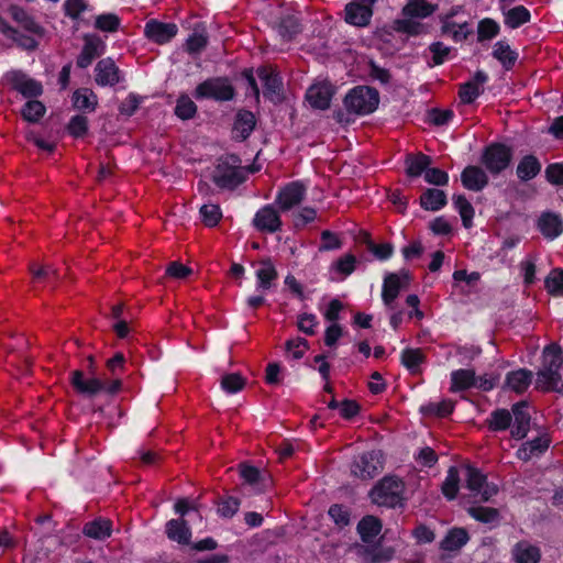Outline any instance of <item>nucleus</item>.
I'll use <instances>...</instances> for the list:
<instances>
[{"label": "nucleus", "mask_w": 563, "mask_h": 563, "mask_svg": "<svg viewBox=\"0 0 563 563\" xmlns=\"http://www.w3.org/2000/svg\"><path fill=\"white\" fill-rule=\"evenodd\" d=\"M516 563H539L541 560L540 549L536 545L517 543L512 550Z\"/></svg>", "instance_id": "c03bdc74"}, {"label": "nucleus", "mask_w": 563, "mask_h": 563, "mask_svg": "<svg viewBox=\"0 0 563 563\" xmlns=\"http://www.w3.org/2000/svg\"><path fill=\"white\" fill-rule=\"evenodd\" d=\"M470 541V534L465 528L453 527L448 530L441 540L439 548L444 552H457Z\"/></svg>", "instance_id": "b1692460"}, {"label": "nucleus", "mask_w": 563, "mask_h": 563, "mask_svg": "<svg viewBox=\"0 0 563 563\" xmlns=\"http://www.w3.org/2000/svg\"><path fill=\"white\" fill-rule=\"evenodd\" d=\"M90 9V4L86 0H65L63 3L65 16L75 22H79L81 14Z\"/></svg>", "instance_id": "4d7b16f0"}, {"label": "nucleus", "mask_w": 563, "mask_h": 563, "mask_svg": "<svg viewBox=\"0 0 563 563\" xmlns=\"http://www.w3.org/2000/svg\"><path fill=\"white\" fill-rule=\"evenodd\" d=\"M461 183L465 189L478 192L487 187L489 178L485 168L468 165L461 173Z\"/></svg>", "instance_id": "6ab92c4d"}, {"label": "nucleus", "mask_w": 563, "mask_h": 563, "mask_svg": "<svg viewBox=\"0 0 563 563\" xmlns=\"http://www.w3.org/2000/svg\"><path fill=\"white\" fill-rule=\"evenodd\" d=\"M274 29L284 42H290L302 32V24L298 16L287 14L276 22Z\"/></svg>", "instance_id": "393cba45"}, {"label": "nucleus", "mask_w": 563, "mask_h": 563, "mask_svg": "<svg viewBox=\"0 0 563 563\" xmlns=\"http://www.w3.org/2000/svg\"><path fill=\"white\" fill-rule=\"evenodd\" d=\"M121 70L111 57L100 59L95 67V81L100 87H113L121 82Z\"/></svg>", "instance_id": "f8f14e48"}, {"label": "nucleus", "mask_w": 563, "mask_h": 563, "mask_svg": "<svg viewBox=\"0 0 563 563\" xmlns=\"http://www.w3.org/2000/svg\"><path fill=\"white\" fill-rule=\"evenodd\" d=\"M536 388L543 393H562L563 384L561 374L545 368L539 369L537 373Z\"/></svg>", "instance_id": "c756f323"}, {"label": "nucleus", "mask_w": 563, "mask_h": 563, "mask_svg": "<svg viewBox=\"0 0 563 563\" xmlns=\"http://www.w3.org/2000/svg\"><path fill=\"white\" fill-rule=\"evenodd\" d=\"M344 21L356 27H367L371 24L374 10L358 1H351L344 7Z\"/></svg>", "instance_id": "2eb2a0df"}, {"label": "nucleus", "mask_w": 563, "mask_h": 563, "mask_svg": "<svg viewBox=\"0 0 563 563\" xmlns=\"http://www.w3.org/2000/svg\"><path fill=\"white\" fill-rule=\"evenodd\" d=\"M208 45V35L206 32L191 33L185 43V51L190 55L200 54Z\"/></svg>", "instance_id": "052dcab7"}, {"label": "nucleus", "mask_w": 563, "mask_h": 563, "mask_svg": "<svg viewBox=\"0 0 563 563\" xmlns=\"http://www.w3.org/2000/svg\"><path fill=\"white\" fill-rule=\"evenodd\" d=\"M512 415L505 408H498L490 412L489 417L485 420V424L492 432L506 431L511 427Z\"/></svg>", "instance_id": "a19ab883"}, {"label": "nucleus", "mask_w": 563, "mask_h": 563, "mask_svg": "<svg viewBox=\"0 0 563 563\" xmlns=\"http://www.w3.org/2000/svg\"><path fill=\"white\" fill-rule=\"evenodd\" d=\"M454 401L451 399H443L440 402H428L422 405L419 411L427 417L446 418L454 411Z\"/></svg>", "instance_id": "a18cd8bd"}, {"label": "nucleus", "mask_w": 563, "mask_h": 563, "mask_svg": "<svg viewBox=\"0 0 563 563\" xmlns=\"http://www.w3.org/2000/svg\"><path fill=\"white\" fill-rule=\"evenodd\" d=\"M356 256L352 253H347L333 262L332 268L343 276H350L356 269Z\"/></svg>", "instance_id": "e2e57ef3"}, {"label": "nucleus", "mask_w": 563, "mask_h": 563, "mask_svg": "<svg viewBox=\"0 0 563 563\" xmlns=\"http://www.w3.org/2000/svg\"><path fill=\"white\" fill-rule=\"evenodd\" d=\"M258 78L263 82V96L273 103L283 101L284 82L280 74L268 66H261L256 70Z\"/></svg>", "instance_id": "0eeeda50"}, {"label": "nucleus", "mask_w": 563, "mask_h": 563, "mask_svg": "<svg viewBox=\"0 0 563 563\" xmlns=\"http://www.w3.org/2000/svg\"><path fill=\"white\" fill-rule=\"evenodd\" d=\"M382 520L372 515L364 516L356 527L361 540L365 543H371L382 532Z\"/></svg>", "instance_id": "f704fd0d"}, {"label": "nucleus", "mask_w": 563, "mask_h": 563, "mask_svg": "<svg viewBox=\"0 0 563 563\" xmlns=\"http://www.w3.org/2000/svg\"><path fill=\"white\" fill-rule=\"evenodd\" d=\"M384 464L385 457L380 450L365 451L354 456L350 465L351 475L361 481H369L384 470Z\"/></svg>", "instance_id": "423d86ee"}, {"label": "nucleus", "mask_w": 563, "mask_h": 563, "mask_svg": "<svg viewBox=\"0 0 563 563\" xmlns=\"http://www.w3.org/2000/svg\"><path fill=\"white\" fill-rule=\"evenodd\" d=\"M261 268L256 271V289L268 290L272 288L273 283L278 278V272L271 257L260 260Z\"/></svg>", "instance_id": "a878e982"}, {"label": "nucleus", "mask_w": 563, "mask_h": 563, "mask_svg": "<svg viewBox=\"0 0 563 563\" xmlns=\"http://www.w3.org/2000/svg\"><path fill=\"white\" fill-rule=\"evenodd\" d=\"M438 10V4L427 0H408L404 5L401 13L410 19H427Z\"/></svg>", "instance_id": "2f4dec72"}, {"label": "nucleus", "mask_w": 563, "mask_h": 563, "mask_svg": "<svg viewBox=\"0 0 563 563\" xmlns=\"http://www.w3.org/2000/svg\"><path fill=\"white\" fill-rule=\"evenodd\" d=\"M488 81V75L483 70H477L473 78L463 82L459 89V98L462 103H473L483 92V85Z\"/></svg>", "instance_id": "f3484780"}, {"label": "nucleus", "mask_w": 563, "mask_h": 563, "mask_svg": "<svg viewBox=\"0 0 563 563\" xmlns=\"http://www.w3.org/2000/svg\"><path fill=\"white\" fill-rule=\"evenodd\" d=\"M476 384V374L474 369L460 368L451 373V387L450 391L457 393L464 391Z\"/></svg>", "instance_id": "58836bf2"}, {"label": "nucleus", "mask_w": 563, "mask_h": 563, "mask_svg": "<svg viewBox=\"0 0 563 563\" xmlns=\"http://www.w3.org/2000/svg\"><path fill=\"white\" fill-rule=\"evenodd\" d=\"M460 489V474L455 466H450L446 477L441 486L443 496L449 500H454Z\"/></svg>", "instance_id": "09e8293b"}, {"label": "nucleus", "mask_w": 563, "mask_h": 563, "mask_svg": "<svg viewBox=\"0 0 563 563\" xmlns=\"http://www.w3.org/2000/svg\"><path fill=\"white\" fill-rule=\"evenodd\" d=\"M401 288H404V285L397 273H388L385 275L382 287V300L386 307H393Z\"/></svg>", "instance_id": "473e14b6"}, {"label": "nucleus", "mask_w": 563, "mask_h": 563, "mask_svg": "<svg viewBox=\"0 0 563 563\" xmlns=\"http://www.w3.org/2000/svg\"><path fill=\"white\" fill-rule=\"evenodd\" d=\"M500 33L499 23L492 18H484L477 23V42L484 43L492 41Z\"/></svg>", "instance_id": "de8ad7c7"}, {"label": "nucleus", "mask_w": 563, "mask_h": 563, "mask_svg": "<svg viewBox=\"0 0 563 563\" xmlns=\"http://www.w3.org/2000/svg\"><path fill=\"white\" fill-rule=\"evenodd\" d=\"M308 349L309 342L300 336L289 339L285 342V351L289 353L294 360H300Z\"/></svg>", "instance_id": "69168bd1"}, {"label": "nucleus", "mask_w": 563, "mask_h": 563, "mask_svg": "<svg viewBox=\"0 0 563 563\" xmlns=\"http://www.w3.org/2000/svg\"><path fill=\"white\" fill-rule=\"evenodd\" d=\"M197 111V104L189 98L188 95L181 93L177 98L174 113L178 119L183 121L190 120L195 118Z\"/></svg>", "instance_id": "3c124183"}, {"label": "nucleus", "mask_w": 563, "mask_h": 563, "mask_svg": "<svg viewBox=\"0 0 563 563\" xmlns=\"http://www.w3.org/2000/svg\"><path fill=\"white\" fill-rule=\"evenodd\" d=\"M178 33V26L174 22H163L157 19L146 21L143 30L144 37L154 44H168Z\"/></svg>", "instance_id": "6e6552de"}, {"label": "nucleus", "mask_w": 563, "mask_h": 563, "mask_svg": "<svg viewBox=\"0 0 563 563\" xmlns=\"http://www.w3.org/2000/svg\"><path fill=\"white\" fill-rule=\"evenodd\" d=\"M67 133L74 139H82L87 135L89 130V122L87 117L81 114H76L70 118L67 126Z\"/></svg>", "instance_id": "bf43d9fd"}, {"label": "nucleus", "mask_w": 563, "mask_h": 563, "mask_svg": "<svg viewBox=\"0 0 563 563\" xmlns=\"http://www.w3.org/2000/svg\"><path fill=\"white\" fill-rule=\"evenodd\" d=\"M537 229L547 240H554L563 233V218L553 211H543L537 220Z\"/></svg>", "instance_id": "dca6fc26"}, {"label": "nucleus", "mask_w": 563, "mask_h": 563, "mask_svg": "<svg viewBox=\"0 0 563 563\" xmlns=\"http://www.w3.org/2000/svg\"><path fill=\"white\" fill-rule=\"evenodd\" d=\"M69 382L75 391L79 395L92 398L103 390L104 382L98 377L86 378L80 369L73 371Z\"/></svg>", "instance_id": "ddd939ff"}, {"label": "nucleus", "mask_w": 563, "mask_h": 563, "mask_svg": "<svg viewBox=\"0 0 563 563\" xmlns=\"http://www.w3.org/2000/svg\"><path fill=\"white\" fill-rule=\"evenodd\" d=\"M5 82L25 98H36L43 93L42 84L27 77L22 70H10L4 75Z\"/></svg>", "instance_id": "1a4fd4ad"}, {"label": "nucleus", "mask_w": 563, "mask_h": 563, "mask_svg": "<svg viewBox=\"0 0 563 563\" xmlns=\"http://www.w3.org/2000/svg\"><path fill=\"white\" fill-rule=\"evenodd\" d=\"M307 187L300 180H294L282 187L275 198V203L282 211H288L301 203L305 199Z\"/></svg>", "instance_id": "9d476101"}, {"label": "nucleus", "mask_w": 563, "mask_h": 563, "mask_svg": "<svg viewBox=\"0 0 563 563\" xmlns=\"http://www.w3.org/2000/svg\"><path fill=\"white\" fill-rule=\"evenodd\" d=\"M405 482L397 475H385L369 489L368 498L372 504L387 509L404 508Z\"/></svg>", "instance_id": "f03ea898"}, {"label": "nucleus", "mask_w": 563, "mask_h": 563, "mask_svg": "<svg viewBox=\"0 0 563 563\" xmlns=\"http://www.w3.org/2000/svg\"><path fill=\"white\" fill-rule=\"evenodd\" d=\"M453 203L454 208L457 210L462 219L463 227L466 229L472 228L473 218L475 214V210L472 203L467 200V198L464 195H455L453 197Z\"/></svg>", "instance_id": "8fccbe9b"}, {"label": "nucleus", "mask_w": 563, "mask_h": 563, "mask_svg": "<svg viewBox=\"0 0 563 563\" xmlns=\"http://www.w3.org/2000/svg\"><path fill=\"white\" fill-rule=\"evenodd\" d=\"M252 224L260 232L276 233L282 230L283 221L273 205H265L256 211Z\"/></svg>", "instance_id": "9b49d317"}, {"label": "nucleus", "mask_w": 563, "mask_h": 563, "mask_svg": "<svg viewBox=\"0 0 563 563\" xmlns=\"http://www.w3.org/2000/svg\"><path fill=\"white\" fill-rule=\"evenodd\" d=\"M563 366V350L556 344L552 343L544 347L543 350V360H542V368L554 371L560 373V369Z\"/></svg>", "instance_id": "79ce46f5"}, {"label": "nucleus", "mask_w": 563, "mask_h": 563, "mask_svg": "<svg viewBox=\"0 0 563 563\" xmlns=\"http://www.w3.org/2000/svg\"><path fill=\"white\" fill-rule=\"evenodd\" d=\"M551 440L548 435L537 437L527 441L521 449L518 450L519 459L523 461L530 460L534 455L543 454L550 446Z\"/></svg>", "instance_id": "ea45409f"}, {"label": "nucleus", "mask_w": 563, "mask_h": 563, "mask_svg": "<svg viewBox=\"0 0 563 563\" xmlns=\"http://www.w3.org/2000/svg\"><path fill=\"white\" fill-rule=\"evenodd\" d=\"M201 222L207 228H214L221 221L223 214L218 203H206L199 209Z\"/></svg>", "instance_id": "603ef678"}, {"label": "nucleus", "mask_w": 563, "mask_h": 563, "mask_svg": "<svg viewBox=\"0 0 563 563\" xmlns=\"http://www.w3.org/2000/svg\"><path fill=\"white\" fill-rule=\"evenodd\" d=\"M426 362V355L422 350L417 347H406L401 351L400 363L411 374L420 372V365Z\"/></svg>", "instance_id": "37998d69"}, {"label": "nucleus", "mask_w": 563, "mask_h": 563, "mask_svg": "<svg viewBox=\"0 0 563 563\" xmlns=\"http://www.w3.org/2000/svg\"><path fill=\"white\" fill-rule=\"evenodd\" d=\"M31 273L34 282L36 283L53 284L56 282L58 277L56 271L48 265L38 266L36 264H33L31 266Z\"/></svg>", "instance_id": "0e129e2a"}, {"label": "nucleus", "mask_w": 563, "mask_h": 563, "mask_svg": "<svg viewBox=\"0 0 563 563\" xmlns=\"http://www.w3.org/2000/svg\"><path fill=\"white\" fill-rule=\"evenodd\" d=\"M103 49L104 43L98 36L84 35V46L76 60L77 67L81 69L89 67L93 59L103 53Z\"/></svg>", "instance_id": "a211bd4d"}, {"label": "nucleus", "mask_w": 563, "mask_h": 563, "mask_svg": "<svg viewBox=\"0 0 563 563\" xmlns=\"http://www.w3.org/2000/svg\"><path fill=\"white\" fill-rule=\"evenodd\" d=\"M334 89L328 84L312 85L306 92V100L312 109L327 110L330 108Z\"/></svg>", "instance_id": "aec40b11"}, {"label": "nucleus", "mask_w": 563, "mask_h": 563, "mask_svg": "<svg viewBox=\"0 0 563 563\" xmlns=\"http://www.w3.org/2000/svg\"><path fill=\"white\" fill-rule=\"evenodd\" d=\"M343 104L350 113L368 115L378 108L379 92L374 87L356 86L345 95Z\"/></svg>", "instance_id": "7ed1b4c3"}, {"label": "nucleus", "mask_w": 563, "mask_h": 563, "mask_svg": "<svg viewBox=\"0 0 563 563\" xmlns=\"http://www.w3.org/2000/svg\"><path fill=\"white\" fill-rule=\"evenodd\" d=\"M111 533L112 521L102 517L88 521L82 527V534L95 540H106Z\"/></svg>", "instance_id": "c85d7f7f"}, {"label": "nucleus", "mask_w": 563, "mask_h": 563, "mask_svg": "<svg viewBox=\"0 0 563 563\" xmlns=\"http://www.w3.org/2000/svg\"><path fill=\"white\" fill-rule=\"evenodd\" d=\"M533 374L528 368H519L507 373L505 387H508L516 394H523L531 385Z\"/></svg>", "instance_id": "cd10ccee"}, {"label": "nucleus", "mask_w": 563, "mask_h": 563, "mask_svg": "<svg viewBox=\"0 0 563 563\" xmlns=\"http://www.w3.org/2000/svg\"><path fill=\"white\" fill-rule=\"evenodd\" d=\"M11 18L19 23V25L26 32L43 37L45 35V29L36 22L34 16L29 14L22 7L11 5L9 8Z\"/></svg>", "instance_id": "5701e85b"}, {"label": "nucleus", "mask_w": 563, "mask_h": 563, "mask_svg": "<svg viewBox=\"0 0 563 563\" xmlns=\"http://www.w3.org/2000/svg\"><path fill=\"white\" fill-rule=\"evenodd\" d=\"M486 474H484L479 468L473 465L465 466L466 488L471 492L478 493V490H482L483 485L486 484Z\"/></svg>", "instance_id": "5fc2aeb1"}, {"label": "nucleus", "mask_w": 563, "mask_h": 563, "mask_svg": "<svg viewBox=\"0 0 563 563\" xmlns=\"http://www.w3.org/2000/svg\"><path fill=\"white\" fill-rule=\"evenodd\" d=\"M420 207L427 211H439L448 203L446 194L438 188L426 189L419 198Z\"/></svg>", "instance_id": "c9c22d12"}, {"label": "nucleus", "mask_w": 563, "mask_h": 563, "mask_svg": "<svg viewBox=\"0 0 563 563\" xmlns=\"http://www.w3.org/2000/svg\"><path fill=\"white\" fill-rule=\"evenodd\" d=\"M527 408L528 402L526 400H520L511 407L514 424L510 434L516 440L525 439L530 430L531 416Z\"/></svg>", "instance_id": "4468645a"}, {"label": "nucleus", "mask_w": 563, "mask_h": 563, "mask_svg": "<svg viewBox=\"0 0 563 563\" xmlns=\"http://www.w3.org/2000/svg\"><path fill=\"white\" fill-rule=\"evenodd\" d=\"M234 86L227 76L210 77L195 88L192 96L196 100H214L225 102L234 99Z\"/></svg>", "instance_id": "20e7f679"}, {"label": "nucleus", "mask_w": 563, "mask_h": 563, "mask_svg": "<svg viewBox=\"0 0 563 563\" xmlns=\"http://www.w3.org/2000/svg\"><path fill=\"white\" fill-rule=\"evenodd\" d=\"M167 537L179 544H190L191 530L185 519H170L166 523Z\"/></svg>", "instance_id": "e433bc0d"}, {"label": "nucleus", "mask_w": 563, "mask_h": 563, "mask_svg": "<svg viewBox=\"0 0 563 563\" xmlns=\"http://www.w3.org/2000/svg\"><path fill=\"white\" fill-rule=\"evenodd\" d=\"M504 25L508 29L516 30L531 21V12L522 4L512 8H505L500 4Z\"/></svg>", "instance_id": "4be33fe9"}, {"label": "nucleus", "mask_w": 563, "mask_h": 563, "mask_svg": "<svg viewBox=\"0 0 563 563\" xmlns=\"http://www.w3.org/2000/svg\"><path fill=\"white\" fill-rule=\"evenodd\" d=\"M432 158L421 152L417 154H408L405 159L406 175L410 178L424 176L428 167L431 165Z\"/></svg>", "instance_id": "72a5a7b5"}, {"label": "nucleus", "mask_w": 563, "mask_h": 563, "mask_svg": "<svg viewBox=\"0 0 563 563\" xmlns=\"http://www.w3.org/2000/svg\"><path fill=\"white\" fill-rule=\"evenodd\" d=\"M329 517L340 528H344L351 522V511L342 504H333L328 510Z\"/></svg>", "instance_id": "680f3d73"}, {"label": "nucleus", "mask_w": 563, "mask_h": 563, "mask_svg": "<svg viewBox=\"0 0 563 563\" xmlns=\"http://www.w3.org/2000/svg\"><path fill=\"white\" fill-rule=\"evenodd\" d=\"M246 179L245 168L238 154L227 153L216 159L211 180L220 190L233 191Z\"/></svg>", "instance_id": "f257e3e1"}, {"label": "nucleus", "mask_w": 563, "mask_h": 563, "mask_svg": "<svg viewBox=\"0 0 563 563\" xmlns=\"http://www.w3.org/2000/svg\"><path fill=\"white\" fill-rule=\"evenodd\" d=\"M256 126V118L250 110L240 109L233 122V139L238 142L246 141Z\"/></svg>", "instance_id": "412c9836"}, {"label": "nucleus", "mask_w": 563, "mask_h": 563, "mask_svg": "<svg viewBox=\"0 0 563 563\" xmlns=\"http://www.w3.org/2000/svg\"><path fill=\"white\" fill-rule=\"evenodd\" d=\"M429 51L432 54V64L430 66H440L449 58L451 47L444 45L442 42H432L429 45Z\"/></svg>", "instance_id": "338daca9"}, {"label": "nucleus", "mask_w": 563, "mask_h": 563, "mask_svg": "<svg viewBox=\"0 0 563 563\" xmlns=\"http://www.w3.org/2000/svg\"><path fill=\"white\" fill-rule=\"evenodd\" d=\"M73 107L78 111L93 112L98 106L97 95L89 88H78L74 91Z\"/></svg>", "instance_id": "4c0bfd02"}, {"label": "nucleus", "mask_w": 563, "mask_h": 563, "mask_svg": "<svg viewBox=\"0 0 563 563\" xmlns=\"http://www.w3.org/2000/svg\"><path fill=\"white\" fill-rule=\"evenodd\" d=\"M46 108L38 100H29L21 110L22 118L31 123L38 122L45 114Z\"/></svg>", "instance_id": "6e6d98bb"}, {"label": "nucleus", "mask_w": 563, "mask_h": 563, "mask_svg": "<svg viewBox=\"0 0 563 563\" xmlns=\"http://www.w3.org/2000/svg\"><path fill=\"white\" fill-rule=\"evenodd\" d=\"M512 157L514 152L510 146L500 142H492L483 148L479 162L487 173L497 176L511 165Z\"/></svg>", "instance_id": "39448f33"}, {"label": "nucleus", "mask_w": 563, "mask_h": 563, "mask_svg": "<svg viewBox=\"0 0 563 563\" xmlns=\"http://www.w3.org/2000/svg\"><path fill=\"white\" fill-rule=\"evenodd\" d=\"M542 168V164L539 158L533 154L525 155L518 163L516 168V175L522 183H527L536 178Z\"/></svg>", "instance_id": "7c9ffc66"}, {"label": "nucleus", "mask_w": 563, "mask_h": 563, "mask_svg": "<svg viewBox=\"0 0 563 563\" xmlns=\"http://www.w3.org/2000/svg\"><path fill=\"white\" fill-rule=\"evenodd\" d=\"M492 56L501 64L505 70H510L516 65L519 54L511 48L507 40H499L493 46Z\"/></svg>", "instance_id": "bb28decb"}, {"label": "nucleus", "mask_w": 563, "mask_h": 563, "mask_svg": "<svg viewBox=\"0 0 563 563\" xmlns=\"http://www.w3.org/2000/svg\"><path fill=\"white\" fill-rule=\"evenodd\" d=\"M121 26V19L117 13L108 12L95 18V29L101 32L115 33Z\"/></svg>", "instance_id": "864d4df0"}, {"label": "nucleus", "mask_w": 563, "mask_h": 563, "mask_svg": "<svg viewBox=\"0 0 563 563\" xmlns=\"http://www.w3.org/2000/svg\"><path fill=\"white\" fill-rule=\"evenodd\" d=\"M467 514L476 521L485 525L497 526L500 521V512L497 508L473 506L467 508Z\"/></svg>", "instance_id": "49530a36"}, {"label": "nucleus", "mask_w": 563, "mask_h": 563, "mask_svg": "<svg viewBox=\"0 0 563 563\" xmlns=\"http://www.w3.org/2000/svg\"><path fill=\"white\" fill-rule=\"evenodd\" d=\"M545 179L554 186H563V163H551L545 168Z\"/></svg>", "instance_id": "774afa93"}, {"label": "nucleus", "mask_w": 563, "mask_h": 563, "mask_svg": "<svg viewBox=\"0 0 563 563\" xmlns=\"http://www.w3.org/2000/svg\"><path fill=\"white\" fill-rule=\"evenodd\" d=\"M246 385V379L240 373H229L221 377V388L230 395L241 391Z\"/></svg>", "instance_id": "13d9d810"}]
</instances>
